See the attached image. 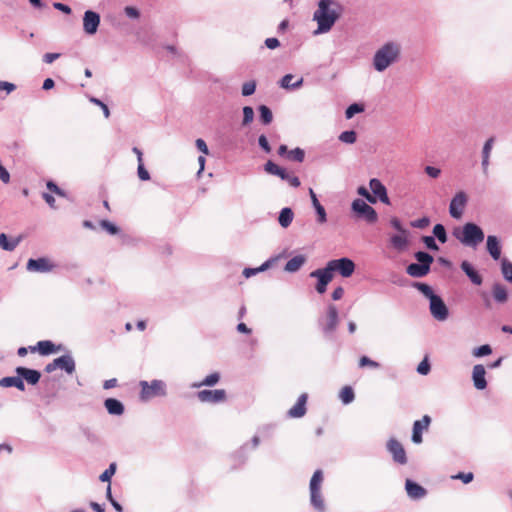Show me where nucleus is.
I'll use <instances>...</instances> for the list:
<instances>
[{
  "mask_svg": "<svg viewBox=\"0 0 512 512\" xmlns=\"http://www.w3.org/2000/svg\"><path fill=\"white\" fill-rule=\"evenodd\" d=\"M343 6L338 0H319L313 13L317 23L314 35L328 33L343 14Z\"/></svg>",
  "mask_w": 512,
  "mask_h": 512,
  "instance_id": "nucleus-1",
  "label": "nucleus"
},
{
  "mask_svg": "<svg viewBox=\"0 0 512 512\" xmlns=\"http://www.w3.org/2000/svg\"><path fill=\"white\" fill-rule=\"evenodd\" d=\"M400 56V43L396 41H388L376 50L372 59L373 68L377 72H383L391 65L398 62Z\"/></svg>",
  "mask_w": 512,
  "mask_h": 512,
  "instance_id": "nucleus-2",
  "label": "nucleus"
},
{
  "mask_svg": "<svg viewBox=\"0 0 512 512\" xmlns=\"http://www.w3.org/2000/svg\"><path fill=\"white\" fill-rule=\"evenodd\" d=\"M453 234L461 244L471 248H476L485 238L482 228L472 222L465 223L460 229H455Z\"/></svg>",
  "mask_w": 512,
  "mask_h": 512,
  "instance_id": "nucleus-3",
  "label": "nucleus"
},
{
  "mask_svg": "<svg viewBox=\"0 0 512 512\" xmlns=\"http://www.w3.org/2000/svg\"><path fill=\"white\" fill-rule=\"evenodd\" d=\"M418 263H411L406 268V273L414 278H421L430 272V266L433 263V257L424 251H418L414 255Z\"/></svg>",
  "mask_w": 512,
  "mask_h": 512,
  "instance_id": "nucleus-4",
  "label": "nucleus"
},
{
  "mask_svg": "<svg viewBox=\"0 0 512 512\" xmlns=\"http://www.w3.org/2000/svg\"><path fill=\"white\" fill-rule=\"evenodd\" d=\"M323 482V473L321 470H316L312 475L309 484L310 490V503L319 512H325V502L321 493V485Z\"/></svg>",
  "mask_w": 512,
  "mask_h": 512,
  "instance_id": "nucleus-5",
  "label": "nucleus"
},
{
  "mask_svg": "<svg viewBox=\"0 0 512 512\" xmlns=\"http://www.w3.org/2000/svg\"><path fill=\"white\" fill-rule=\"evenodd\" d=\"M141 387L140 399L148 401L154 397L166 395V384L162 380H152L150 383L147 381H140Z\"/></svg>",
  "mask_w": 512,
  "mask_h": 512,
  "instance_id": "nucleus-6",
  "label": "nucleus"
},
{
  "mask_svg": "<svg viewBox=\"0 0 512 512\" xmlns=\"http://www.w3.org/2000/svg\"><path fill=\"white\" fill-rule=\"evenodd\" d=\"M351 210L358 218L364 219L369 224H374L378 220L376 210L362 199L353 200Z\"/></svg>",
  "mask_w": 512,
  "mask_h": 512,
  "instance_id": "nucleus-7",
  "label": "nucleus"
},
{
  "mask_svg": "<svg viewBox=\"0 0 512 512\" xmlns=\"http://www.w3.org/2000/svg\"><path fill=\"white\" fill-rule=\"evenodd\" d=\"M326 267L333 274V272H338L342 277L348 278L355 271L354 262L346 257L331 260L327 263Z\"/></svg>",
  "mask_w": 512,
  "mask_h": 512,
  "instance_id": "nucleus-8",
  "label": "nucleus"
},
{
  "mask_svg": "<svg viewBox=\"0 0 512 512\" xmlns=\"http://www.w3.org/2000/svg\"><path fill=\"white\" fill-rule=\"evenodd\" d=\"M468 203V196L464 191H458L450 201L449 213L452 218L460 219Z\"/></svg>",
  "mask_w": 512,
  "mask_h": 512,
  "instance_id": "nucleus-9",
  "label": "nucleus"
},
{
  "mask_svg": "<svg viewBox=\"0 0 512 512\" xmlns=\"http://www.w3.org/2000/svg\"><path fill=\"white\" fill-rule=\"evenodd\" d=\"M429 309L431 315L438 321H445L448 316V308L440 296L436 295L429 300Z\"/></svg>",
  "mask_w": 512,
  "mask_h": 512,
  "instance_id": "nucleus-10",
  "label": "nucleus"
},
{
  "mask_svg": "<svg viewBox=\"0 0 512 512\" xmlns=\"http://www.w3.org/2000/svg\"><path fill=\"white\" fill-rule=\"evenodd\" d=\"M56 265L51 262L50 259L46 257H41L37 259H29L26 265V269L29 272H37V273H48L51 272Z\"/></svg>",
  "mask_w": 512,
  "mask_h": 512,
  "instance_id": "nucleus-11",
  "label": "nucleus"
},
{
  "mask_svg": "<svg viewBox=\"0 0 512 512\" xmlns=\"http://www.w3.org/2000/svg\"><path fill=\"white\" fill-rule=\"evenodd\" d=\"M310 277L317 278L318 283L316 285V290L318 293L322 294L326 291L327 285L333 278V274H331L328 268L325 267L312 271L310 273Z\"/></svg>",
  "mask_w": 512,
  "mask_h": 512,
  "instance_id": "nucleus-12",
  "label": "nucleus"
},
{
  "mask_svg": "<svg viewBox=\"0 0 512 512\" xmlns=\"http://www.w3.org/2000/svg\"><path fill=\"white\" fill-rule=\"evenodd\" d=\"M100 24V15L94 11L87 10L83 16V30L88 35H94Z\"/></svg>",
  "mask_w": 512,
  "mask_h": 512,
  "instance_id": "nucleus-13",
  "label": "nucleus"
},
{
  "mask_svg": "<svg viewBox=\"0 0 512 512\" xmlns=\"http://www.w3.org/2000/svg\"><path fill=\"white\" fill-rule=\"evenodd\" d=\"M338 310L335 305H329L327 308V315L324 322L321 323L322 330L325 334L334 332L338 326Z\"/></svg>",
  "mask_w": 512,
  "mask_h": 512,
  "instance_id": "nucleus-14",
  "label": "nucleus"
},
{
  "mask_svg": "<svg viewBox=\"0 0 512 512\" xmlns=\"http://www.w3.org/2000/svg\"><path fill=\"white\" fill-rule=\"evenodd\" d=\"M197 397L204 403H219L226 399V392L223 389L202 390L197 393Z\"/></svg>",
  "mask_w": 512,
  "mask_h": 512,
  "instance_id": "nucleus-15",
  "label": "nucleus"
},
{
  "mask_svg": "<svg viewBox=\"0 0 512 512\" xmlns=\"http://www.w3.org/2000/svg\"><path fill=\"white\" fill-rule=\"evenodd\" d=\"M387 449L392 454L395 462L402 465L407 463L406 452L399 441L390 439L387 443Z\"/></svg>",
  "mask_w": 512,
  "mask_h": 512,
  "instance_id": "nucleus-16",
  "label": "nucleus"
},
{
  "mask_svg": "<svg viewBox=\"0 0 512 512\" xmlns=\"http://www.w3.org/2000/svg\"><path fill=\"white\" fill-rule=\"evenodd\" d=\"M494 143H495V137L492 136L484 142V145L482 147L481 167H482V172L485 176H488V173H489L490 157H491V152H492Z\"/></svg>",
  "mask_w": 512,
  "mask_h": 512,
  "instance_id": "nucleus-17",
  "label": "nucleus"
},
{
  "mask_svg": "<svg viewBox=\"0 0 512 512\" xmlns=\"http://www.w3.org/2000/svg\"><path fill=\"white\" fill-rule=\"evenodd\" d=\"M369 187L373 193V196L379 199L382 203L389 205L390 199L387 194L386 187L382 184V182L377 178H372L369 181Z\"/></svg>",
  "mask_w": 512,
  "mask_h": 512,
  "instance_id": "nucleus-18",
  "label": "nucleus"
},
{
  "mask_svg": "<svg viewBox=\"0 0 512 512\" xmlns=\"http://www.w3.org/2000/svg\"><path fill=\"white\" fill-rule=\"evenodd\" d=\"M431 418L428 415H424L421 420H417L413 424L412 441L415 444L422 443V432L429 428Z\"/></svg>",
  "mask_w": 512,
  "mask_h": 512,
  "instance_id": "nucleus-19",
  "label": "nucleus"
},
{
  "mask_svg": "<svg viewBox=\"0 0 512 512\" xmlns=\"http://www.w3.org/2000/svg\"><path fill=\"white\" fill-rule=\"evenodd\" d=\"M486 370L481 364H477L472 370V380L474 387L478 390H483L487 387V381L485 379Z\"/></svg>",
  "mask_w": 512,
  "mask_h": 512,
  "instance_id": "nucleus-20",
  "label": "nucleus"
},
{
  "mask_svg": "<svg viewBox=\"0 0 512 512\" xmlns=\"http://www.w3.org/2000/svg\"><path fill=\"white\" fill-rule=\"evenodd\" d=\"M405 489L407 495L414 500L422 499L426 496L427 491L421 485L416 482H413L410 479H407L405 482Z\"/></svg>",
  "mask_w": 512,
  "mask_h": 512,
  "instance_id": "nucleus-21",
  "label": "nucleus"
},
{
  "mask_svg": "<svg viewBox=\"0 0 512 512\" xmlns=\"http://www.w3.org/2000/svg\"><path fill=\"white\" fill-rule=\"evenodd\" d=\"M390 244L391 246L398 252L405 251L409 246V232L407 233H398L390 236Z\"/></svg>",
  "mask_w": 512,
  "mask_h": 512,
  "instance_id": "nucleus-22",
  "label": "nucleus"
},
{
  "mask_svg": "<svg viewBox=\"0 0 512 512\" xmlns=\"http://www.w3.org/2000/svg\"><path fill=\"white\" fill-rule=\"evenodd\" d=\"M486 249L494 260H499L501 256V243L497 236L489 235L486 241Z\"/></svg>",
  "mask_w": 512,
  "mask_h": 512,
  "instance_id": "nucleus-23",
  "label": "nucleus"
},
{
  "mask_svg": "<svg viewBox=\"0 0 512 512\" xmlns=\"http://www.w3.org/2000/svg\"><path fill=\"white\" fill-rule=\"evenodd\" d=\"M307 394H301L295 405L289 409L288 416L291 418H300L306 413Z\"/></svg>",
  "mask_w": 512,
  "mask_h": 512,
  "instance_id": "nucleus-24",
  "label": "nucleus"
},
{
  "mask_svg": "<svg viewBox=\"0 0 512 512\" xmlns=\"http://www.w3.org/2000/svg\"><path fill=\"white\" fill-rule=\"evenodd\" d=\"M17 375L21 376L23 379L27 381V383L31 385H35L39 382L41 374L39 371L34 369H29L25 367H17L16 368Z\"/></svg>",
  "mask_w": 512,
  "mask_h": 512,
  "instance_id": "nucleus-25",
  "label": "nucleus"
},
{
  "mask_svg": "<svg viewBox=\"0 0 512 512\" xmlns=\"http://www.w3.org/2000/svg\"><path fill=\"white\" fill-rule=\"evenodd\" d=\"M55 365H57V369H62L68 374H72L75 371V361L69 354L56 358Z\"/></svg>",
  "mask_w": 512,
  "mask_h": 512,
  "instance_id": "nucleus-26",
  "label": "nucleus"
},
{
  "mask_svg": "<svg viewBox=\"0 0 512 512\" xmlns=\"http://www.w3.org/2000/svg\"><path fill=\"white\" fill-rule=\"evenodd\" d=\"M462 271L468 276L471 282L475 285L482 284V277L479 273L473 268V266L468 261H463L461 263Z\"/></svg>",
  "mask_w": 512,
  "mask_h": 512,
  "instance_id": "nucleus-27",
  "label": "nucleus"
},
{
  "mask_svg": "<svg viewBox=\"0 0 512 512\" xmlns=\"http://www.w3.org/2000/svg\"><path fill=\"white\" fill-rule=\"evenodd\" d=\"M294 79V75L292 74H286L284 75L280 81L279 86L286 90H295L300 88L303 85V78H299L297 81L292 82Z\"/></svg>",
  "mask_w": 512,
  "mask_h": 512,
  "instance_id": "nucleus-28",
  "label": "nucleus"
},
{
  "mask_svg": "<svg viewBox=\"0 0 512 512\" xmlns=\"http://www.w3.org/2000/svg\"><path fill=\"white\" fill-rule=\"evenodd\" d=\"M264 171L268 174L278 176L282 180H285L289 174L285 168L278 166L273 161L269 160L264 164Z\"/></svg>",
  "mask_w": 512,
  "mask_h": 512,
  "instance_id": "nucleus-29",
  "label": "nucleus"
},
{
  "mask_svg": "<svg viewBox=\"0 0 512 512\" xmlns=\"http://www.w3.org/2000/svg\"><path fill=\"white\" fill-rule=\"evenodd\" d=\"M104 406L111 415H122L124 413V405L115 398L106 399Z\"/></svg>",
  "mask_w": 512,
  "mask_h": 512,
  "instance_id": "nucleus-30",
  "label": "nucleus"
},
{
  "mask_svg": "<svg viewBox=\"0 0 512 512\" xmlns=\"http://www.w3.org/2000/svg\"><path fill=\"white\" fill-rule=\"evenodd\" d=\"M306 260V256L296 255L286 263L284 270L289 273L297 272L305 264Z\"/></svg>",
  "mask_w": 512,
  "mask_h": 512,
  "instance_id": "nucleus-31",
  "label": "nucleus"
},
{
  "mask_svg": "<svg viewBox=\"0 0 512 512\" xmlns=\"http://www.w3.org/2000/svg\"><path fill=\"white\" fill-rule=\"evenodd\" d=\"M493 298L498 303H505L508 299V292L501 283H494L492 286Z\"/></svg>",
  "mask_w": 512,
  "mask_h": 512,
  "instance_id": "nucleus-32",
  "label": "nucleus"
},
{
  "mask_svg": "<svg viewBox=\"0 0 512 512\" xmlns=\"http://www.w3.org/2000/svg\"><path fill=\"white\" fill-rule=\"evenodd\" d=\"M294 218V213L291 208L285 207L281 209L278 217V222L281 227L287 228L291 225Z\"/></svg>",
  "mask_w": 512,
  "mask_h": 512,
  "instance_id": "nucleus-33",
  "label": "nucleus"
},
{
  "mask_svg": "<svg viewBox=\"0 0 512 512\" xmlns=\"http://www.w3.org/2000/svg\"><path fill=\"white\" fill-rule=\"evenodd\" d=\"M20 239H14L12 241H8L6 234H0V247L5 251H13L17 245L19 244Z\"/></svg>",
  "mask_w": 512,
  "mask_h": 512,
  "instance_id": "nucleus-34",
  "label": "nucleus"
},
{
  "mask_svg": "<svg viewBox=\"0 0 512 512\" xmlns=\"http://www.w3.org/2000/svg\"><path fill=\"white\" fill-rule=\"evenodd\" d=\"M272 261H273L272 259L267 260L266 262H264L261 266H259L257 268H245L243 270V275L246 278H249L251 276L256 275L259 272H263V271L267 270L271 266Z\"/></svg>",
  "mask_w": 512,
  "mask_h": 512,
  "instance_id": "nucleus-35",
  "label": "nucleus"
},
{
  "mask_svg": "<svg viewBox=\"0 0 512 512\" xmlns=\"http://www.w3.org/2000/svg\"><path fill=\"white\" fill-rule=\"evenodd\" d=\"M219 379H220L219 373L215 372V373H212V374L206 376L202 382L194 383L192 385V387L199 388L201 386H214L215 384L218 383Z\"/></svg>",
  "mask_w": 512,
  "mask_h": 512,
  "instance_id": "nucleus-36",
  "label": "nucleus"
},
{
  "mask_svg": "<svg viewBox=\"0 0 512 512\" xmlns=\"http://www.w3.org/2000/svg\"><path fill=\"white\" fill-rule=\"evenodd\" d=\"M501 272L505 280L512 283V262L506 258L501 260Z\"/></svg>",
  "mask_w": 512,
  "mask_h": 512,
  "instance_id": "nucleus-37",
  "label": "nucleus"
},
{
  "mask_svg": "<svg viewBox=\"0 0 512 512\" xmlns=\"http://www.w3.org/2000/svg\"><path fill=\"white\" fill-rule=\"evenodd\" d=\"M339 397L343 404H350L355 398L353 389L350 386H345L340 391Z\"/></svg>",
  "mask_w": 512,
  "mask_h": 512,
  "instance_id": "nucleus-38",
  "label": "nucleus"
},
{
  "mask_svg": "<svg viewBox=\"0 0 512 512\" xmlns=\"http://www.w3.org/2000/svg\"><path fill=\"white\" fill-rule=\"evenodd\" d=\"M287 159L298 163H302L305 159V152L303 149L297 147L295 149L288 151Z\"/></svg>",
  "mask_w": 512,
  "mask_h": 512,
  "instance_id": "nucleus-39",
  "label": "nucleus"
},
{
  "mask_svg": "<svg viewBox=\"0 0 512 512\" xmlns=\"http://www.w3.org/2000/svg\"><path fill=\"white\" fill-rule=\"evenodd\" d=\"M37 349L42 355H48L55 351V346L51 341H39L37 343Z\"/></svg>",
  "mask_w": 512,
  "mask_h": 512,
  "instance_id": "nucleus-40",
  "label": "nucleus"
},
{
  "mask_svg": "<svg viewBox=\"0 0 512 512\" xmlns=\"http://www.w3.org/2000/svg\"><path fill=\"white\" fill-rule=\"evenodd\" d=\"M259 112H260V120L263 124L268 125L273 120V115L271 110L266 105H260L259 106Z\"/></svg>",
  "mask_w": 512,
  "mask_h": 512,
  "instance_id": "nucleus-41",
  "label": "nucleus"
},
{
  "mask_svg": "<svg viewBox=\"0 0 512 512\" xmlns=\"http://www.w3.org/2000/svg\"><path fill=\"white\" fill-rule=\"evenodd\" d=\"M357 134L354 130L344 131L339 135V140L346 144H353L356 142Z\"/></svg>",
  "mask_w": 512,
  "mask_h": 512,
  "instance_id": "nucleus-42",
  "label": "nucleus"
},
{
  "mask_svg": "<svg viewBox=\"0 0 512 512\" xmlns=\"http://www.w3.org/2000/svg\"><path fill=\"white\" fill-rule=\"evenodd\" d=\"M414 287L417 288L429 300L432 299V297L436 296L432 288L425 283L417 282L414 284Z\"/></svg>",
  "mask_w": 512,
  "mask_h": 512,
  "instance_id": "nucleus-43",
  "label": "nucleus"
},
{
  "mask_svg": "<svg viewBox=\"0 0 512 512\" xmlns=\"http://www.w3.org/2000/svg\"><path fill=\"white\" fill-rule=\"evenodd\" d=\"M433 234L441 243H445L447 241L446 230L442 224H436L434 226Z\"/></svg>",
  "mask_w": 512,
  "mask_h": 512,
  "instance_id": "nucleus-44",
  "label": "nucleus"
},
{
  "mask_svg": "<svg viewBox=\"0 0 512 512\" xmlns=\"http://www.w3.org/2000/svg\"><path fill=\"white\" fill-rule=\"evenodd\" d=\"M364 111V107L361 104H351L345 111V116L347 119H351L355 114L361 113Z\"/></svg>",
  "mask_w": 512,
  "mask_h": 512,
  "instance_id": "nucleus-45",
  "label": "nucleus"
},
{
  "mask_svg": "<svg viewBox=\"0 0 512 512\" xmlns=\"http://www.w3.org/2000/svg\"><path fill=\"white\" fill-rule=\"evenodd\" d=\"M116 472V464L111 463L109 467L99 476L100 481L102 482H109L111 477Z\"/></svg>",
  "mask_w": 512,
  "mask_h": 512,
  "instance_id": "nucleus-46",
  "label": "nucleus"
},
{
  "mask_svg": "<svg viewBox=\"0 0 512 512\" xmlns=\"http://www.w3.org/2000/svg\"><path fill=\"white\" fill-rule=\"evenodd\" d=\"M254 119V111L253 108L250 106H245L243 108V121L242 124L244 126L250 124Z\"/></svg>",
  "mask_w": 512,
  "mask_h": 512,
  "instance_id": "nucleus-47",
  "label": "nucleus"
},
{
  "mask_svg": "<svg viewBox=\"0 0 512 512\" xmlns=\"http://www.w3.org/2000/svg\"><path fill=\"white\" fill-rule=\"evenodd\" d=\"M256 90V82L255 81H247L242 85V95L250 96L255 93Z\"/></svg>",
  "mask_w": 512,
  "mask_h": 512,
  "instance_id": "nucleus-48",
  "label": "nucleus"
},
{
  "mask_svg": "<svg viewBox=\"0 0 512 512\" xmlns=\"http://www.w3.org/2000/svg\"><path fill=\"white\" fill-rule=\"evenodd\" d=\"M491 353H492V349H491L490 345H488V344L482 345L473 350V356H475V357H483V356L490 355Z\"/></svg>",
  "mask_w": 512,
  "mask_h": 512,
  "instance_id": "nucleus-49",
  "label": "nucleus"
},
{
  "mask_svg": "<svg viewBox=\"0 0 512 512\" xmlns=\"http://www.w3.org/2000/svg\"><path fill=\"white\" fill-rule=\"evenodd\" d=\"M99 224L102 229L106 230L111 235H115L119 231L118 227L108 220H101Z\"/></svg>",
  "mask_w": 512,
  "mask_h": 512,
  "instance_id": "nucleus-50",
  "label": "nucleus"
},
{
  "mask_svg": "<svg viewBox=\"0 0 512 512\" xmlns=\"http://www.w3.org/2000/svg\"><path fill=\"white\" fill-rule=\"evenodd\" d=\"M317 214V222L319 224H324L327 221V214L324 207L319 204L314 207Z\"/></svg>",
  "mask_w": 512,
  "mask_h": 512,
  "instance_id": "nucleus-51",
  "label": "nucleus"
},
{
  "mask_svg": "<svg viewBox=\"0 0 512 512\" xmlns=\"http://www.w3.org/2000/svg\"><path fill=\"white\" fill-rule=\"evenodd\" d=\"M89 100L91 103L99 106V109H102L105 118H109L110 110L105 103H103L101 100H99L98 98H95V97H91Z\"/></svg>",
  "mask_w": 512,
  "mask_h": 512,
  "instance_id": "nucleus-52",
  "label": "nucleus"
},
{
  "mask_svg": "<svg viewBox=\"0 0 512 512\" xmlns=\"http://www.w3.org/2000/svg\"><path fill=\"white\" fill-rule=\"evenodd\" d=\"M357 193L360 196L364 197L369 203H376V198L372 194H370L369 191L364 186L358 187Z\"/></svg>",
  "mask_w": 512,
  "mask_h": 512,
  "instance_id": "nucleus-53",
  "label": "nucleus"
},
{
  "mask_svg": "<svg viewBox=\"0 0 512 512\" xmlns=\"http://www.w3.org/2000/svg\"><path fill=\"white\" fill-rule=\"evenodd\" d=\"M19 375L17 376H10V377H3L0 379V386L1 387H14L15 383L17 382Z\"/></svg>",
  "mask_w": 512,
  "mask_h": 512,
  "instance_id": "nucleus-54",
  "label": "nucleus"
},
{
  "mask_svg": "<svg viewBox=\"0 0 512 512\" xmlns=\"http://www.w3.org/2000/svg\"><path fill=\"white\" fill-rule=\"evenodd\" d=\"M359 366L360 367L369 366L371 368H378L380 366V364L378 362L374 361V360H371L367 356H362L359 359Z\"/></svg>",
  "mask_w": 512,
  "mask_h": 512,
  "instance_id": "nucleus-55",
  "label": "nucleus"
},
{
  "mask_svg": "<svg viewBox=\"0 0 512 512\" xmlns=\"http://www.w3.org/2000/svg\"><path fill=\"white\" fill-rule=\"evenodd\" d=\"M137 174L140 180L147 181L150 179L149 172L145 169L143 162L138 164Z\"/></svg>",
  "mask_w": 512,
  "mask_h": 512,
  "instance_id": "nucleus-56",
  "label": "nucleus"
},
{
  "mask_svg": "<svg viewBox=\"0 0 512 512\" xmlns=\"http://www.w3.org/2000/svg\"><path fill=\"white\" fill-rule=\"evenodd\" d=\"M473 478H474V475L471 472H469V473L460 472V473L452 476V479H459V480L463 481V483H465V484L470 483L473 480Z\"/></svg>",
  "mask_w": 512,
  "mask_h": 512,
  "instance_id": "nucleus-57",
  "label": "nucleus"
},
{
  "mask_svg": "<svg viewBox=\"0 0 512 512\" xmlns=\"http://www.w3.org/2000/svg\"><path fill=\"white\" fill-rule=\"evenodd\" d=\"M422 241L424 242V244L426 245V247L430 250H438L439 247L434 239V237L432 236H424L422 238Z\"/></svg>",
  "mask_w": 512,
  "mask_h": 512,
  "instance_id": "nucleus-58",
  "label": "nucleus"
},
{
  "mask_svg": "<svg viewBox=\"0 0 512 512\" xmlns=\"http://www.w3.org/2000/svg\"><path fill=\"white\" fill-rule=\"evenodd\" d=\"M390 225L398 231V233H407L409 232L407 229H405L401 223V221L396 218V217H393L391 218L390 220Z\"/></svg>",
  "mask_w": 512,
  "mask_h": 512,
  "instance_id": "nucleus-59",
  "label": "nucleus"
},
{
  "mask_svg": "<svg viewBox=\"0 0 512 512\" xmlns=\"http://www.w3.org/2000/svg\"><path fill=\"white\" fill-rule=\"evenodd\" d=\"M425 173L433 178V179H436L440 176L441 174V170L437 167H434V166H426L425 167Z\"/></svg>",
  "mask_w": 512,
  "mask_h": 512,
  "instance_id": "nucleus-60",
  "label": "nucleus"
},
{
  "mask_svg": "<svg viewBox=\"0 0 512 512\" xmlns=\"http://www.w3.org/2000/svg\"><path fill=\"white\" fill-rule=\"evenodd\" d=\"M430 371V364L427 359H424L417 367V372L421 375H427Z\"/></svg>",
  "mask_w": 512,
  "mask_h": 512,
  "instance_id": "nucleus-61",
  "label": "nucleus"
},
{
  "mask_svg": "<svg viewBox=\"0 0 512 512\" xmlns=\"http://www.w3.org/2000/svg\"><path fill=\"white\" fill-rule=\"evenodd\" d=\"M16 89V85L7 82V81H0V91H6L7 94L13 92Z\"/></svg>",
  "mask_w": 512,
  "mask_h": 512,
  "instance_id": "nucleus-62",
  "label": "nucleus"
},
{
  "mask_svg": "<svg viewBox=\"0 0 512 512\" xmlns=\"http://www.w3.org/2000/svg\"><path fill=\"white\" fill-rule=\"evenodd\" d=\"M124 12L129 18L132 19H137L140 16L138 9L132 6L125 7Z\"/></svg>",
  "mask_w": 512,
  "mask_h": 512,
  "instance_id": "nucleus-63",
  "label": "nucleus"
},
{
  "mask_svg": "<svg viewBox=\"0 0 512 512\" xmlns=\"http://www.w3.org/2000/svg\"><path fill=\"white\" fill-rule=\"evenodd\" d=\"M195 145H196L197 149L199 151H201L204 155H208L209 154L208 146H207L206 142L203 139H201V138L197 139L195 141Z\"/></svg>",
  "mask_w": 512,
  "mask_h": 512,
  "instance_id": "nucleus-64",
  "label": "nucleus"
}]
</instances>
